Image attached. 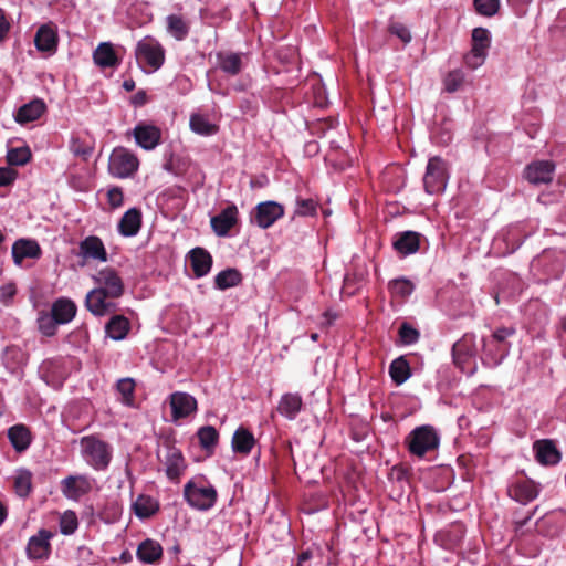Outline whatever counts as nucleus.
Returning a JSON list of instances; mask_svg holds the SVG:
<instances>
[{"label": "nucleus", "instance_id": "11", "mask_svg": "<svg viewBox=\"0 0 566 566\" xmlns=\"http://www.w3.org/2000/svg\"><path fill=\"white\" fill-rule=\"evenodd\" d=\"M476 354L475 335L472 333L464 334L452 347L453 363L461 370H464L467 364L474 358Z\"/></svg>", "mask_w": 566, "mask_h": 566}, {"label": "nucleus", "instance_id": "31", "mask_svg": "<svg viewBox=\"0 0 566 566\" xmlns=\"http://www.w3.org/2000/svg\"><path fill=\"white\" fill-rule=\"evenodd\" d=\"M303 399L298 394H284L277 405V412L283 417L293 420L300 413Z\"/></svg>", "mask_w": 566, "mask_h": 566}, {"label": "nucleus", "instance_id": "22", "mask_svg": "<svg viewBox=\"0 0 566 566\" xmlns=\"http://www.w3.org/2000/svg\"><path fill=\"white\" fill-rule=\"evenodd\" d=\"M421 234L416 231H403L396 234L394 249L401 255L416 253L420 248Z\"/></svg>", "mask_w": 566, "mask_h": 566}, {"label": "nucleus", "instance_id": "24", "mask_svg": "<svg viewBox=\"0 0 566 566\" xmlns=\"http://www.w3.org/2000/svg\"><path fill=\"white\" fill-rule=\"evenodd\" d=\"M46 111V105L41 98H34L31 102L20 106L14 115L15 122L27 124L39 119Z\"/></svg>", "mask_w": 566, "mask_h": 566}, {"label": "nucleus", "instance_id": "17", "mask_svg": "<svg viewBox=\"0 0 566 566\" xmlns=\"http://www.w3.org/2000/svg\"><path fill=\"white\" fill-rule=\"evenodd\" d=\"M78 255L86 261L106 262L108 259L106 248L97 235H88L80 242Z\"/></svg>", "mask_w": 566, "mask_h": 566}, {"label": "nucleus", "instance_id": "39", "mask_svg": "<svg viewBox=\"0 0 566 566\" xmlns=\"http://www.w3.org/2000/svg\"><path fill=\"white\" fill-rule=\"evenodd\" d=\"M136 516L140 518H148L156 514L159 510V504L149 495L140 494L133 504Z\"/></svg>", "mask_w": 566, "mask_h": 566}, {"label": "nucleus", "instance_id": "8", "mask_svg": "<svg viewBox=\"0 0 566 566\" xmlns=\"http://www.w3.org/2000/svg\"><path fill=\"white\" fill-rule=\"evenodd\" d=\"M117 300L102 290L93 289L86 294L85 307L94 316L103 317L118 311Z\"/></svg>", "mask_w": 566, "mask_h": 566}, {"label": "nucleus", "instance_id": "5", "mask_svg": "<svg viewBox=\"0 0 566 566\" xmlns=\"http://www.w3.org/2000/svg\"><path fill=\"white\" fill-rule=\"evenodd\" d=\"M408 451L418 458L433 451L439 446V437L431 426H421L413 429L406 438Z\"/></svg>", "mask_w": 566, "mask_h": 566}, {"label": "nucleus", "instance_id": "30", "mask_svg": "<svg viewBox=\"0 0 566 566\" xmlns=\"http://www.w3.org/2000/svg\"><path fill=\"white\" fill-rule=\"evenodd\" d=\"M509 492L514 500L524 504L533 501L538 495L537 485L532 480L517 481Z\"/></svg>", "mask_w": 566, "mask_h": 566}, {"label": "nucleus", "instance_id": "61", "mask_svg": "<svg viewBox=\"0 0 566 566\" xmlns=\"http://www.w3.org/2000/svg\"><path fill=\"white\" fill-rule=\"evenodd\" d=\"M335 120L333 118L321 119L314 125L313 129L315 132H321L322 134H324L327 129L333 128Z\"/></svg>", "mask_w": 566, "mask_h": 566}, {"label": "nucleus", "instance_id": "47", "mask_svg": "<svg viewBox=\"0 0 566 566\" xmlns=\"http://www.w3.org/2000/svg\"><path fill=\"white\" fill-rule=\"evenodd\" d=\"M135 387L136 384L133 378H122L117 381V391L122 396V401L127 406H132L134 402Z\"/></svg>", "mask_w": 566, "mask_h": 566}, {"label": "nucleus", "instance_id": "18", "mask_svg": "<svg viewBox=\"0 0 566 566\" xmlns=\"http://www.w3.org/2000/svg\"><path fill=\"white\" fill-rule=\"evenodd\" d=\"M555 165L549 160L530 164L524 170V177L533 185L548 184L553 180Z\"/></svg>", "mask_w": 566, "mask_h": 566}, {"label": "nucleus", "instance_id": "32", "mask_svg": "<svg viewBox=\"0 0 566 566\" xmlns=\"http://www.w3.org/2000/svg\"><path fill=\"white\" fill-rule=\"evenodd\" d=\"M166 30L176 40L184 41L190 32V22L180 14L166 17Z\"/></svg>", "mask_w": 566, "mask_h": 566}, {"label": "nucleus", "instance_id": "7", "mask_svg": "<svg viewBox=\"0 0 566 566\" xmlns=\"http://www.w3.org/2000/svg\"><path fill=\"white\" fill-rule=\"evenodd\" d=\"M138 167V158L127 148L117 147L113 150L109 157L108 170L114 177H132L137 171Z\"/></svg>", "mask_w": 566, "mask_h": 566}, {"label": "nucleus", "instance_id": "36", "mask_svg": "<svg viewBox=\"0 0 566 566\" xmlns=\"http://www.w3.org/2000/svg\"><path fill=\"white\" fill-rule=\"evenodd\" d=\"M130 331V322L124 315H113L105 325V332L114 340L124 339Z\"/></svg>", "mask_w": 566, "mask_h": 566}, {"label": "nucleus", "instance_id": "19", "mask_svg": "<svg viewBox=\"0 0 566 566\" xmlns=\"http://www.w3.org/2000/svg\"><path fill=\"white\" fill-rule=\"evenodd\" d=\"M92 489L91 482L85 475H69L61 481V491L71 500H78Z\"/></svg>", "mask_w": 566, "mask_h": 566}, {"label": "nucleus", "instance_id": "44", "mask_svg": "<svg viewBox=\"0 0 566 566\" xmlns=\"http://www.w3.org/2000/svg\"><path fill=\"white\" fill-rule=\"evenodd\" d=\"M70 150L74 156L80 157L83 160H87L93 154L94 146L92 143L82 139L78 136H74L70 142Z\"/></svg>", "mask_w": 566, "mask_h": 566}, {"label": "nucleus", "instance_id": "4", "mask_svg": "<svg viewBox=\"0 0 566 566\" xmlns=\"http://www.w3.org/2000/svg\"><path fill=\"white\" fill-rule=\"evenodd\" d=\"M81 447L85 461L95 470H105L112 459L108 443L96 438L86 436L81 439Z\"/></svg>", "mask_w": 566, "mask_h": 566}, {"label": "nucleus", "instance_id": "54", "mask_svg": "<svg viewBox=\"0 0 566 566\" xmlns=\"http://www.w3.org/2000/svg\"><path fill=\"white\" fill-rule=\"evenodd\" d=\"M39 329L45 336H53L56 332V325L59 324L53 319V315H41L38 319Z\"/></svg>", "mask_w": 566, "mask_h": 566}, {"label": "nucleus", "instance_id": "33", "mask_svg": "<svg viewBox=\"0 0 566 566\" xmlns=\"http://www.w3.org/2000/svg\"><path fill=\"white\" fill-rule=\"evenodd\" d=\"M2 361L6 369L10 373H17L27 364L28 354L15 345L8 346L3 352Z\"/></svg>", "mask_w": 566, "mask_h": 566}, {"label": "nucleus", "instance_id": "27", "mask_svg": "<svg viewBox=\"0 0 566 566\" xmlns=\"http://www.w3.org/2000/svg\"><path fill=\"white\" fill-rule=\"evenodd\" d=\"M255 442L256 440L249 429L239 427L232 436L231 447L234 453L249 455Z\"/></svg>", "mask_w": 566, "mask_h": 566}, {"label": "nucleus", "instance_id": "25", "mask_svg": "<svg viewBox=\"0 0 566 566\" xmlns=\"http://www.w3.org/2000/svg\"><path fill=\"white\" fill-rule=\"evenodd\" d=\"M93 61L102 69H114L120 64V60L118 59L113 44L109 42H102L97 45L93 52Z\"/></svg>", "mask_w": 566, "mask_h": 566}, {"label": "nucleus", "instance_id": "48", "mask_svg": "<svg viewBox=\"0 0 566 566\" xmlns=\"http://www.w3.org/2000/svg\"><path fill=\"white\" fill-rule=\"evenodd\" d=\"M78 527L77 515L74 511L67 510L60 517V531L64 535H72Z\"/></svg>", "mask_w": 566, "mask_h": 566}, {"label": "nucleus", "instance_id": "15", "mask_svg": "<svg viewBox=\"0 0 566 566\" xmlns=\"http://www.w3.org/2000/svg\"><path fill=\"white\" fill-rule=\"evenodd\" d=\"M239 221V211L235 205L231 203L227 206L217 216H213L210 220L211 228L218 237H227L230 230Z\"/></svg>", "mask_w": 566, "mask_h": 566}, {"label": "nucleus", "instance_id": "20", "mask_svg": "<svg viewBox=\"0 0 566 566\" xmlns=\"http://www.w3.org/2000/svg\"><path fill=\"white\" fill-rule=\"evenodd\" d=\"M57 32L52 23L43 24L38 29L34 36V44L40 52L54 53L57 49Z\"/></svg>", "mask_w": 566, "mask_h": 566}, {"label": "nucleus", "instance_id": "34", "mask_svg": "<svg viewBox=\"0 0 566 566\" xmlns=\"http://www.w3.org/2000/svg\"><path fill=\"white\" fill-rule=\"evenodd\" d=\"M51 314L55 322L66 324L74 318L76 314V305L71 300L59 298L53 303Z\"/></svg>", "mask_w": 566, "mask_h": 566}, {"label": "nucleus", "instance_id": "45", "mask_svg": "<svg viewBox=\"0 0 566 566\" xmlns=\"http://www.w3.org/2000/svg\"><path fill=\"white\" fill-rule=\"evenodd\" d=\"M491 44L490 32L484 28H475L472 31V50L486 54Z\"/></svg>", "mask_w": 566, "mask_h": 566}, {"label": "nucleus", "instance_id": "60", "mask_svg": "<svg viewBox=\"0 0 566 566\" xmlns=\"http://www.w3.org/2000/svg\"><path fill=\"white\" fill-rule=\"evenodd\" d=\"M17 294V289L13 283L4 284L0 287V302L8 304Z\"/></svg>", "mask_w": 566, "mask_h": 566}, {"label": "nucleus", "instance_id": "23", "mask_svg": "<svg viewBox=\"0 0 566 566\" xmlns=\"http://www.w3.org/2000/svg\"><path fill=\"white\" fill-rule=\"evenodd\" d=\"M536 460L543 465H554L560 460V453L552 440H537L533 444Z\"/></svg>", "mask_w": 566, "mask_h": 566}, {"label": "nucleus", "instance_id": "64", "mask_svg": "<svg viewBox=\"0 0 566 566\" xmlns=\"http://www.w3.org/2000/svg\"><path fill=\"white\" fill-rule=\"evenodd\" d=\"M507 4L516 12H521L532 0H506Z\"/></svg>", "mask_w": 566, "mask_h": 566}, {"label": "nucleus", "instance_id": "43", "mask_svg": "<svg viewBox=\"0 0 566 566\" xmlns=\"http://www.w3.org/2000/svg\"><path fill=\"white\" fill-rule=\"evenodd\" d=\"M13 488L18 496H29L32 491V473L27 469L19 470L14 476Z\"/></svg>", "mask_w": 566, "mask_h": 566}, {"label": "nucleus", "instance_id": "46", "mask_svg": "<svg viewBox=\"0 0 566 566\" xmlns=\"http://www.w3.org/2000/svg\"><path fill=\"white\" fill-rule=\"evenodd\" d=\"M32 154L28 146L11 148L7 153V163L10 166H23L31 160Z\"/></svg>", "mask_w": 566, "mask_h": 566}, {"label": "nucleus", "instance_id": "58", "mask_svg": "<svg viewBox=\"0 0 566 566\" xmlns=\"http://www.w3.org/2000/svg\"><path fill=\"white\" fill-rule=\"evenodd\" d=\"M18 177V171L10 167H0V186L7 187L13 184Z\"/></svg>", "mask_w": 566, "mask_h": 566}, {"label": "nucleus", "instance_id": "38", "mask_svg": "<svg viewBox=\"0 0 566 566\" xmlns=\"http://www.w3.org/2000/svg\"><path fill=\"white\" fill-rule=\"evenodd\" d=\"M389 375L397 386L406 382L411 377V368L408 360L403 356L394 359L389 365Z\"/></svg>", "mask_w": 566, "mask_h": 566}, {"label": "nucleus", "instance_id": "21", "mask_svg": "<svg viewBox=\"0 0 566 566\" xmlns=\"http://www.w3.org/2000/svg\"><path fill=\"white\" fill-rule=\"evenodd\" d=\"M41 254V248L34 240L19 239L12 245V258L17 265H21L27 258L39 259Z\"/></svg>", "mask_w": 566, "mask_h": 566}, {"label": "nucleus", "instance_id": "12", "mask_svg": "<svg viewBox=\"0 0 566 566\" xmlns=\"http://www.w3.org/2000/svg\"><path fill=\"white\" fill-rule=\"evenodd\" d=\"M53 533L48 530H40L38 534L29 538L27 556L32 560L48 559L51 554V538Z\"/></svg>", "mask_w": 566, "mask_h": 566}, {"label": "nucleus", "instance_id": "2", "mask_svg": "<svg viewBox=\"0 0 566 566\" xmlns=\"http://www.w3.org/2000/svg\"><path fill=\"white\" fill-rule=\"evenodd\" d=\"M135 59L145 72H156L165 63L166 51L156 38L146 35L136 44Z\"/></svg>", "mask_w": 566, "mask_h": 566}, {"label": "nucleus", "instance_id": "14", "mask_svg": "<svg viewBox=\"0 0 566 566\" xmlns=\"http://www.w3.org/2000/svg\"><path fill=\"white\" fill-rule=\"evenodd\" d=\"M133 135L136 144L145 150H153L161 142L160 128L144 122H140L135 126Z\"/></svg>", "mask_w": 566, "mask_h": 566}, {"label": "nucleus", "instance_id": "9", "mask_svg": "<svg viewBox=\"0 0 566 566\" xmlns=\"http://www.w3.org/2000/svg\"><path fill=\"white\" fill-rule=\"evenodd\" d=\"M96 286L94 289L102 290L109 296L122 297L125 292V286L122 277L113 268H104L93 276Z\"/></svg>", "mask_w": 566, "mask_h": 566}, {"label": "nucleus", "instance_id": "52", "mask_svg": "<svg viewBox=\"0 0 566 566\" xmlns=\"http://www.w3.org/2000/svg\"><path fill=\"white\" fill-rule=\"evenodd\" d=\"M317 212V203L308 198H297L296 199V209L295 214L301 217H308V216H315Z\"/></svg>", "mask_w": 566, "mask_h": 566}, {"label": "nucleus", "instance_id": "16", "mask_svg": "<svg viewBox=\"0 0 566 566\" xmlns=\"http://www.w3.org/2000/svg\"><path fill=\"white\" fill-rule=\"evenodd\" d=\"M169 399L174 420L187 418L197 411V400L190 394L176 391L170 395Z\"/></svg>", "mask_w": 566, "mask_h": 566}, {"label": "nucleus", "instance_id": "57", "mask_svg": "<svg viewBox=\"0 0 566 566\" xmlns=\"http://www.w3.org/2000/svg\"><path fill=\"white\" fill-rule=\"evenodd\" d=\"M107 201L113 209H117L124 203L123 190L119 187H113L107 191Z\"/></svg>", "mask_w": 566, "mask_h": 566}, {"label": "nucleus", "instance_id": "29", "mask_svg": "<svg viewBox=\"0 0 566 566\" xmlns=\"http://www.w3.org/2000/svg\"><path fill=\"white\" fill-rule=\"evenodd\" d=\"M136 555L142 563L155 564L163 557V547L157 541L147 538L138 545Z\"/></svg>", "mask_w": 566, "mask_h": 566}, {"label": "nucleus", "instance_id": "37", "mask_svg": "<svg viewBox=\"0 0 566 566\" xmlns=\"http://www.w3.org/2000/svg\"><path fill=\"white\" fill-rule=\"evenodd\" d=\"M8 438L18 452L27 450L31 443V432L24 424L12 426L8 430Z\"/></svg>", "mask_w": 566, "mask_h": 566}, {"label": "nucleus", "instance_id": "35", "mask_svg": "<svg viewBox=\"0 0 566 566\" xmlns=\"http://www.w3.org/2000/svg\"><path fill=\"white\" fill-rule=\"evenodd\" d=\"M217 62L220 70L231 76L238 75L242 70V54L233 52H218Z\"/></svg>", "mask_w": 566, "mask_h": 566}, {"label": "nucleus", "instance_id": "63", "mask_svg": "<svg viewBox=\"0 0 566 566\" xmlns=\"http://www.w3.org/2000/svg\"><path fill=\"white\" fill-rule=\"evenodd\" d=\"M130 102L134 106L140 107L147 103V94L145 91H138L135 95L132 96Z\"/></svg>", "mask_w": 566, "mask_h": 566}, {"label": "nucleus", "instance_id": "26", "mask_svg": "<svg viewBox=\"0 0 566 566\" xmlns=\"http://www.w3.org/2000/svg\"><path fill=\"white\" fill-rule=\"evenodd\" d=\"M190 265L196 277L207 275L212 266V256L203 248L197 247L189 252Z\"/></svg>", "mask_w": 566, "mask_h": 566}, {"label": "nucleus", "instance_id": "6", "mask_svg": "<svg viewBox=\"0 0 566 566\" xmlns=\"http://www.w3.org/2000/svg\"><path fill=\"white\" fill-rule=\"evenodd\" d=\"M184 497L191 507L208 511L216 504L218 494L212 485L198 486L190 480L184 486Z\"/></svg>", "mask_w": 566, "mask_h": 566}, {"label": "nucleus", "instance_id": "1", "mask_svg": "<svg viewBox=\"0 0 566 566\" xmlns=\"http://www.w3.org/2000/svg\"><path fill=\"white\" fill-rule=\"evenodd\" d=\"M515 332L514 327H500L490 337H484L482 339V363L489 367L499 366L510 353L509 338Z\"/></svg>", "mask_w": 566, "mask_h": 566}, {"label": "nucleus", "instance_id": "55", "mask_svg": "<svg viewBox=\"0 0 566 566\" xmlns=\"http://www.w3.org/2000/svg\"><path fill=\"white\" fill-rule=\"evenodd\" d=\"M388 30L391 34L399 38L403 43H409L411 41L409 29L400 22L390 23Z\"/></svg>", "mask_w": 566, "mask_h": 566}, {"label": "nucleus", "instance_id": "56", "mask_svg": "<svg viewBox=\"0 0 566 566\" xmlns=\"http://www.w3.org/2000/svg\"><path fill=\"white\" fill-rule=\"evenodd\" d=\"M485 57V53L474 52V50L471 49L470 52L464 55V63L468 67L474 70L484 63Z\"/></svg>", "mask_w": 566, "mask_h": 566}, {"label": "nucleus", "instance_id": "59", "mask_svg": "<svg viewBox=\"0 0 566 566\" xmlns=\"http://www.w3.org/2000/svg\"><path fill=\"white\" fill-rule=\"evenodd\" d=\"M11 30V22L6 11L0 8V43L4 42Z\"/></svg>", "mask_w": 566, "mask_h": 566}, {"label": "nucleus", "instance_id": "42", "mask_svg": "<svg viewBox=\"0 0 566 566\" xmlns=\"http://www.w3.org/2000/svg\"><path fill=\"white\" fill-rule=\"evenodd\" d=\"M200 447L209 453H212L219 442V432L212 426L201 427L197 432Z\"/></svg>", "mask_w": 566, "mask_h": 566}, {"label": "nucleus", "instance_id": "50", "mask_svg": "<svg viewBox=\"0 0 566 566\" xmlns=\"http://www.w3.org/2000/svg\"><path fill=\"white\" fill-rule=\"evenodd\" d=\"M464 82V74L461 70H453L444 77V88L449 93L457 92Z\"/></svg>", "mask_w": 566, "mask_h": 566}, {"label": "nucleus", "instance_id": "62", "mask_svg": "<svg viewBox=\"0 0 566 566\" xmlns=\"http://www.w3.org/2000/svg\"><path fill=\"white\" fill-rule=\"evenodd\" d=\"M408 470L401 465H395L391 469L390 476L397 481H402L407 478Z\"/></svg>", "mask_w": 566, "mask_h": 566}, {"label": "nucleus", "instance_id": "51", "mask_svg": "<svg viewBox=\"0 0 566 566\" xmlns=\"http://www.w3.org/2000/svg\"><path fill=\"white\" fill-rule=\"evenodd\" d=\"M476 12L484 17H493L499 12L500 0H474Z\"/></svg>", "mask_w": 566, "mask_h": 566}, {"label": "nucleus", "instance_id": "49", "mask_svg": "<svg viewBox=\"0 0 566 566\" xmlns=\"http://www.w3.org/2000/svg\"><path fill=\"white\" fill-rule=\"evenodd\" d=\"M389 290L396 296L407 297L413 292L415 285L407 279H396L389 282Z\"/></svg>", "mask_w": 566, "mask_h": 566}, {"label": "nucleus", "instance_id": "28", "mask_svg": "<svg viewBox=\"0 0 566 566\" xmlns=\"http://www.w3.org/2000/svg\"><path fill=\"white\" fill-rule=\"evenodd\" d=\"M142 227V212L137 208L128 209L118 222V231L124 237L136 235Z\"/></svg>", "mask_w": 566, "mask_h": 566}, {"label": "nucleus", "instance_id": "53", "mask_svg": "<svg viewBox=\"0 0 566 566\" xmlns=\"http://www.w3.org/2000/svg\"><path fill=\"white\" fill-rule=\"evenodd\" d=\"M399 337L402 344L411 345L418 342L420 333L408 323H402L399 327Z\"/></svg>", "mask_w": 566, "mask_h": 566}, {"label": "nucleus", "instance_id": "40", "mask_svg": "<svg viewBox=\"0 0 566 566\" xmlns=\"http://www.w3.org/2000/svg\"><path fill=\"white\" fill-rule=\"evenodd\" d=\"M189 125L193 133L202 136H211L219 132V126L210 123L208 118L201 114H192Z\"/></svg>", "mask_w": 566, "mask_h": 566}, {"label": "nucleus", "instance_id": "13", "mask_svg": "<svg viewBox=\"0 0 566 566\" xmlns=\"http://www.w3.org/2000/svg\"><path fill=\"white\" fill-rule=\"evenodd\" d=\"M164 446L166 449V475L169 480L178 482L187 468L186 460L182 455V452L177 449L170 441H166Z\"/></svg>", "mask_w": 566, "mask_h": 566}, {"label": "nucleus", "instance_id": "10", "mask_svg": "<svg viewBox=\"0 0 566 566\" xmlns=\"http://www.w3.org/2000/svg\"><path fill=\"white\" fill-rule=\"evenodd\" d=\"M284 216V207L275 201H264L256 205L252 220L262 229L273 226Z\"/></svg>", "mask_w": 566, "mask_h": 566}, {"label": "nucleus", "instance_id": "41", "mask_svg": "<svg viewBox=\"0 0 566 566\" xmlns=\"http://www.w3.org/2000/svg\"><path fill=\"white\" fill-rule=\"evenodd\" d=\"M242 282V274L237 269H227L219 272L214 277L216 287L227 290L239 285Z\"/></svg>", "mask_w": 566, "mask_h": 566}, {"label": "nucleus", "instance_id": "3", "mask_svg": "<svg viewBox=\"0 0 566 566\" xmlns=\"http://www.w3.org/2000/svg\"><path fill=\"white\" fill-rule=\"evenodd\" d=\"M422 180L427 193L439 195L443 192L449 180L447 161L440 156L429 158Z\"/></svg>", "mask_w": 566, "mask_h": 566}]
</instances>
